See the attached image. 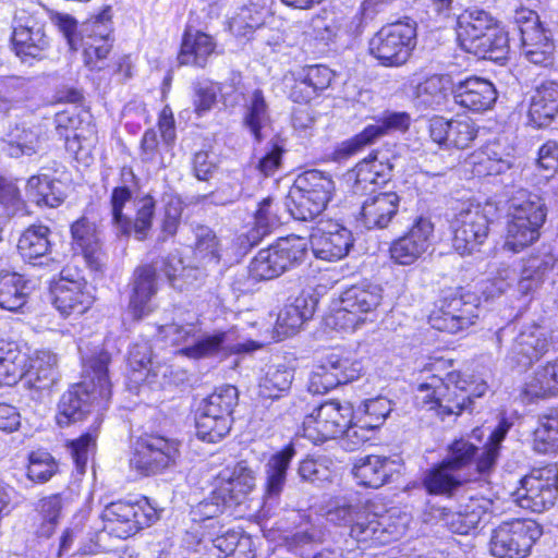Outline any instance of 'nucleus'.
Wrapping results in <instances>:
<instances>
[{
  "mask_svg": "<svg viewBox=\"0 0 558 558\" xmlns=\"http://www.w3.org/2000/svg\"><path fill=\"white\" fill-rule=\"evenodd\" d=\"M558 395V359L538 367L525 381L521 397L525 402L546 399Z\"/></svg>",
  "mask_w": 558,
  "mask_h": 558,
  "instance_id": "obj_41",
  "label": "nucleus"
},
{
  "mask_svg": "<svg viewBox=\"0 0 558 558\" xmlns=\"http://www.w3.org/2000/svg\"><path fill=\"white\" fill-rule=\"evenodd\" d=\"M223 554L222 557L255 558L256 545L254 539L242 531L227 529L210 541Z\"/></svg>",
  "mask_w": 558,
  "mask_h": 558,
  "instance_id": "obj_50",
  "label": "nucleus"
},
{
  "mask_svg": "<svg viewBox=\"0 0 558 558\" xmlns=\"http://www.w3.org/2000/svg\"><path fill=\"white\" fill-rule=\"evenodd\" d=\"M534 448L542 453L558 451V409L539 416L534 432Z\"/></svg>",
  "mask_w": 558,
  "mask_h": 558,
  "instance_id": "obj_56",
  "label": "nucleus"
},
{
  "mask_svg": "<svg viewBox=\"0 0 558 558\" xmlns=\"http://www.w3.org/2000/svg\"><path fill=\"white\" fill-rule=\"evenodd\" d=\"M283 217L279 213L278 204L267 197L258 204L254 216V227L247 239L251 245L257 244L265 235L282 223Z\"/></svg>",
  "mask_w": 558,
  "mask_h": 558,
  "instance_id": "obj_51",
  "label": "nucleus"
},
{
  "mask_svg": "<svg viewBox=\"0 0 558 558\" xmlns=\"http://www.w3.org/2000/svg\"><path fill=\"white\" fill-rule=\"evenodd\" d=\"M487 384L482 379L463 377L458 372L447 374L445 378L430 375L417 384L414 393L415 404L424 410L434 411L441 420L460 415L469 409L473 398L485 395Z\"/></svg>",
  "mask_w": 558,
  "mask_h": 558,
  "instance_id": "obj_2",
  "label": "nucleus"
},
{
  "mask_svg": "<svg viewBox=\"0 0 558 558\" xmlns=\"http://www.w3.org/2000/svg\"><path fill=\"white\" fill-rule=\"evenodd\" d=\"M452 94L457 105L473 112L489 110L497 100V90L493 83L477 76L454 84Z\"/></svg>",
  "mask_w": 558,
  "mask_h": 558,
  "instance_id": "obj_29",
  "label": "nucleus"
},
{
  "mask_svg": "<svg viewBox=\"0 0 558 558\" xmlns=\"http://www.w3.org/2000/svg\"><path fill=\"white\" fill-rule=\"evenodd\" d=\"M129 379L135 386L151 385L156 381L161 367L151 360V347L148 341L133 344L129 352Z\"/></svg>",
  "mask_w": 558,
  "mask_h": 558,
  "instance_id": "obj_42",
  "label": "nucleus"
},
{
  "mask_svg": "<svg viewBox=\"0 0 558 558\" xmlns=\"http://www.w3.org/2000/svg\"><path fill=\"white\" fill-rule=\"evenodd\" d=\"M156 291V269L149 265L138 267L134 272L133 293L129 304V312L135 319L153 311L151 298Z\"/></svg>",
  "mask_w": 558,
  "mask_h": 558,
  "instance_id": "obj_37",
  "label": "nucleus"
},
{
  "mask_svg": "<svg viewBox=\"0 0 558 558\" xmlns=\"http://www.w3.org/2000/svg\"><path fill=\"white\" fill-rule=\"evenodd\" d=\"M400 197L395 192L377 193L367 197L361 208V221L367 229H384L397 215Z\"/></svg>",
  "mask_w": 558,
  "mask_h": 558,
  "instance_id": "obj_34",
  "label": "nucleus"
},
{
  "mask_svg": "<svg viewBox=\"0 0 558 558\" xmlns=\"http://www.w3.org/2000/svg\"><path fill=\"white\" fill-rule=\"evenodd\" d=\"M267 19L274 21L265 5L250 3L241 7L230 19L229 28L236 37L248 38L254 33L258 34L259 29L266 25Z\"/></svg>",
  "mask_w": 558,
  "mask_h": 558,
  "instance_id": "obj_46",
  "label": "nucleus"
},
{
  "mask_svg": "<svg viewBox=\"0 0 558 558\" xmlns=\"http://www.w3.org/2000/svg\"><path fill=\"white\" fill-rule=\"evenodd\" d=\"M464 481L466 478L461 473L442 462L426 473L423 483L429 494L449 495Z\"/></svg>",
  "mask_w": 558,
  "mask_h": 558,
  "instance_id": "obj_54",
  "label": "nucleus"
},
{
  "mask_svg": "<svg viewBox=\"0 0 558 558\" xmlns=\"http://www.w3.org/2000/svg\"><path fill=\"white\" fill-rule=\"evenodd\" d=\"M434 232L435 226L429 218L416 217L404 234L391 242L390 258L398 265H413L432 246Z\"/></svg>",
  "mask_w": 558,
  "mask_h": 558,
  "instance_id": "obj_24",
  "label": "nucleus"
},
{
  "mask_svg": "<svg viewBox=\"0 0 558 558\" xmlns=\"http://www.w3.org/2000/svg\"><path fill=\"white\" fill-rule=\"evenodd\" d=\"M286 207L291 217L303 221L313 220L325 210L322 203L315 202L308 194L298 189L295 183L289 192Z\"/></svg>",
  "mask_w": 558,
  "mask_h": 558,
  "instance_id": "obj_57",
  "label": "nucleus"
},
{
  "mask_svg": "<svg viewBox=\"0 0 558 558\" xmlns=\"http://www.w3.org/2000/svg\"><path fill=\"white\" fill-rule=\"evenodd\" d=\"M477 123L465 116H457L452 119L434 117L429 121V135L433 142L440 147L450 149L469 148L478 135Z\"/></svg>",
  "mask_w": 558,
  "mask_h": 558,
  "instance_id": "obj_27",
  "label": "nucleus"
},
{
  "mask_svg": "<svg viewBox=\"0 0 558 558\" xmlns=\"http://www.w3.org/2000/svg\"><path fill=\"white\" fill-rule=\"evenodd\" d=\"M44 138L37 130L15 126L7 134L2 150L10 157L32 156L43 149Z\"/></svg>",
  "mask_w": 558,
  "mask_h": 558,
  "instance_id": "obj_49",
  "label": "nucleus"
},
{
  "mask_svg": "<svg viewBox=\"0 0 558 558\" xmlns=\"http://www.w3.org/2000/svg\"><path fill=\"white\" fill-rule=\"evenodd\" d=\"M353 408L349 402L327 401L305 416L302 435L314 444H322L344 434L353 421Z\"/></svg>",
  "mask_w": 558,
  "mask_h": 558,
  "instance_id": "obj_15",
  "label": "nucleus"
},
{
  "mask_svg": "<svg viewBox=\"0 0 558 558\" xmlns=\"http://www.w3.org/2000/svg\"><path fill=\"white\" fill-rule=\"evenodd\" d=\"M392 411L391 401L387 397L377 396L364 400L357 409L359 418L371 428H378L384 424Z\"/></svg>",
  "mask_w": 558,
  "mask_h": 558,
  "instance_id": "obj_62",
  "label": "nucleus"
},
{
  "mask_svg": "<svg viewBox=\"0 0 558 558\" xmlns=\"http://www.w3.org/2000/svg\"><path fill=\"white\" fill-rule=\"evenodd\" d=\"M244 107V125L257 141H260L262 130L269 121L268 106L263 92L259 89L253 90L248 95Z\"/></svg>",
  "mask_w": 558,
  "mask_h": 558,
  "instance_id": "obj_55",
  "label": "nucleus"
},
{
  "mask_svg": "<svg viewBox=\"0 0 558 558\" xmlns=\"http://www.w3.org/2000/svg\"><path fill=\"white\" fill-rule=\"evenodd\" d=\"M399 463L387 457L367 456L356 461L352 473L356 483L364 487L379 488L399 472Z\"/></svg>",
  "mask_w": 558,
  "mask_h": 558,
  "instance_id": "obj_33",
  "label": "nucleus"
},
{
  "mask_svg": "<svg viewBox=\"0 0 558 558\" xmlns=\"http://www.w3.org/2000/svg\"><path fill=\"white\" fill-rule=\"evenodd\" d=\"M307 240L296 235L281 238L260 250L250 263V276L255 280H270L303 262Z\"/></svg>",
  "mask_w": 558,
  "mask_h": 558,
  "instance_id": "obj_10",
  "label": "nucleus"
},
{
  "mask_svg": "<svg viewBox=\"0 0 558 558\" xmlns=\"http://www.w3.org/2000/svg\"><path fill=\"white\" fill-rule=\"evenodd\" d=\"M492 206L468 204L463 206L451 221L453 232L452 245L460 255L476 251L489 233Z\"/></svg>",
  "mask_w": 558,
  "mask_h": 558,
  "instance_id": "obj_17",
  "label": "nucleus"
},
{
  "mask_svg": "<svg viewBox=\"0 0 558 558\" xmlns=\"http://www.w3.org/2000/svg\"><path fill=\"white\" fill-rule=\"evenodd\" d=\"M238 403V390L227 385L217 388L202 403L196 415L197 437L207 442L221 440L231 428L232 412Z\"/></svg>",
  "mask_w": 558,
  "mask_h": 558,
  "instance_id": "obj_9",
  "label": "nucleus"
},
{
  "mask_svg": "<svg viewBox=\"0 0 558 558\" xmlns=\"http://www.w3.org/2000/svg\"><path fill=\"white\" fill-rule=\"evenodd\" d=\"M215 47L216 44L209 35L187 29L183 36L178 60L183 65L204 66Z\"/></svg>",
  "mask_w": 558,
  "mask_h": 558,
  "instance_id": "obj_45",
  "label": "nucleus"
},
{
  "mask_svg": "<svg viewBox=\"0 0 558 558\" xmlns=\"http://www.w3.org/2000/svg\"><path fill=\"white\" fill-rule=\"evenodd\" d=\"M379 527L380 521H378V514L372 512L367 507L361 506L351 525L350 536L365 547L380 545Z\"/></svg>",
  "mask_w": 558,
  "mask_h": 558,
  "instance_id": "obj_53",
  "label": "nucleus"
},
{
  "mask_svg": "<svg viewBox=\"0 0 558 558\" xmlns=\"http://www.w3.org/2000/svg\"><path fill=\"white\" fill-rule=\"evenodd\" d=\"M364 372L363 360L353 352H331L316 362L307 388L312 393L324 395L339 385L357 380Z\"/></svg>",
  "mask_w": 558,
  "mask_h": 558,
  "instance_id": "obj_11",
  "label": "nucleus"
},
{
  "mask_svg": "<svg viewBox=\"0 0 558 558\" xmlns=\"http://www.w3.org/2000/svg\"><path fill=\"white\" fill-rule=\"evenodd\" d=\"M510 425L500 421L498 426L490 432L488 442L483 448L482 454L475 460L476 447L465 439L456 440L450 447L447 458L442 461L456 472L474 468L480 473L489 471L496 462L499 445L505 439Z\"/></svg>",
  "mask_w": 558,
  "mask_h": 558,
  "instance_id": "obj_19",
  "label": "nucleus"
},
{
  "mask_svg": "<svg viewBox=\"0 0 558 558\" xmlns=\"http://www.w3.org/2000/svg\"><path fill=\"white\" fill-rule=\"evenodd\" d=\"M513 22L521 34L522 53L526 60L536 65L551 64L554 43L542 27L537 13L520 8L514 12Z\"/></svg>",
  "mask_w": 558,
  "mask_h": 558,
  "instance_id": "obj_22",
  "label": "nucleus"
},
{
  "mask_svg": "<svg viewBox=\"0 0 558 558\" xmlns=\"http://www.w3.org/2000/svg\"><path fill=\"white\" fill-rule=\"evenodd\" d=\"M490 509L492 501L489 499L470 496L457 511L446 513L444 521L452 533L469 535L487 520Z\"/></svg>",
  "mask_w": 558,
  "mask_h": 558,
  "instance_id": "obj_30",
  "label": "nucleus"
},
{
  "mask_svg": "<svg viewBox=\"0 0 558 558\" xmlns=\"http://www.w3.org/2000/svg\"><path fill=\"white\" fill-rule=\"evenodd\" d=\"M409 125V114L400 112L388 113L377 119L374 123L366 125L362 132L352 138L339 144L333 151V158L338 161L347 159L386 134L393 131H405Z\"/></svg>",
  "mask_w": 558,
  "mask_h": 558,
  "instance_id": "obj_26",
  "label": "nucleus"
},
{
  "mask_svg": "<svg viewBox=\"0 0 558 558\" xmlns=\"http://www.w3.org/2000/svg\"><path fill=\"white\" fill-rule=\"evenodd\" d=\"M457 37L463 50L478 58L502 60L508 53V36L483 10H465L458 16Z\"/></svg>",
  "mask_w": 558,
  "mask_h": 558,
  "instance_id": "obj_5",
  "label": "nucleus"
},
{
  "mask_svg": "<svg viewBox=\"0 0 558 558\" xmlns=\"http://www.w3.org/2000/svg\"><path fill=\"white\" fill-rule=\"evenodd\" d=\"M50 289L56 310L65 317L86 313L95 301L93 288L82 277L71 279L62 272Z\"/></svg>",
  "mask_w": 558,
  "mask_h": 558,
  "instance_id": "obj_25",
  "label": "nucleus"
},
{
  "mask_svg": "<svg viewBox=\"0 0 558 558\" xmlns=\"http://www.w3.org/2000/svg\"><path fill=\"white\" fill-rule=\"evenodd\" d=\"M26 194L38 206L58 207L65 198L63 183L47 174L31 177L26 184Z\"/></svg>",
  "mask_w": 558,
  "mask_h": 558,
  "instance_id": "obj_48",
  "label": "nucleus"
},
{
  "mask_svg": "<svg viewBox=\"0 0 558 558\" xmlns=\"http://www.w3.org/2000/svg\"><path fill=\"white\" fill-rule=\"evenodd\" d=\"M71 233L73 251L81 254L92 269L98 270L102 265L104 252L96 225L82 217L72 225Z\"/></svg>",
  "mask_w": 558,
  "mask_h": 558,
  "instance_id": "obj_32",
  "label": "nucleus"
},
{
  "mask_svg": "<svg viewBox=\"0 0 558 558\" xmlns=\"http://www.w3.org/2000/svg\"><path fill=\"white\" fill-rule=\"evenodd\" d=\"M557 338L545 322L524 326L507 355L508 364L513 368H527L555 347Z\"/></svg>",
  "mask_w": 558,
  "mask_h": 558,
  "instance_id": "obj_21",
  "label": "nucleus"
},
{
  "mask_svg": "<svg viewBox=\"0 0 558 558\" xmlns=\"http://www.w3.org/2000/svg\"><path fill=\"white\" fill-rule=\"evenodd\" d=\"M353 242L352 232L335 221H319L311 235L314 255L328 262L345 257Z\"/></svg>",
  "mask_w": 558,
  "mask_h": 558,
  "instance_id": "obj_28",
  "label": "nucleus"
},
{
  "mask_svg": "<svg viewBox=\"0 0 558 558\" xmlns=\"http://www.w3.org/2000/svg\"><path fill=\"white\" fill-rule=\"evenodd\" d=\"M110 19V7H107L95 17L90 32L78 39L84 61L90 69L97 68L98 61L106 59L111 50L112 40L108 27Z\"/></svg>",
  "mask_w": 558,
  "mask_h": 558,
  "instance_id": "obj_31",
  "label": "nucleus"
},
{
  "mask_svg": "<svg viewBox=\"0 0 558 558\" xmlns=\"http://www.w3.org/2000/svg\"><path fill=\"white\" fill-rule=\"evenodd\" d=\"M546 217L547 207L539 195L520 192L510 202L504 248L519 253L534 244Z\"/></svg>",
  "mask_w": 558,
  "mask_h": 558,
  "instance_id": "obj_6",
  "label": "nucleus"
},
{
  "mask_svg": "<svg viewBox=\"0 0 558 558\" xmlns=\"http://www.w3.org/2000/svg\"><path fill=\"white\" fill-rule=\"evenodd\" d=\"M163 339L174 345H183L181 353L190 359L198 360L215 355L251 353L263 347L262 342L241 340L235 330L201 335V328L193 323H177L159 327Z\"/></svg>",
  "mask_w": 558,
  "mask_h": 558,
  "instance_id": "obj_4",
  "label": "nucleus"
},
{
  "mask_svg": "<svg viewBox=\"0 0 558 558\" xmlns=\"http://www.w3.org/2000/svg\"><path fill=\"white\" fill-rule=\"evenodd\" d=\"M392 168L393 165L386 155L376 153L360 161L351 171L350 178L354 180L357 191H365L369 185L387 182Z\"/></svg>",
  "mask_w": 558,
  "mask_h": 558,
  "instance_id": "obj_38",
  "label": "nucleus"
},
{
  "mask_svg": "<svg viewBox=\"0 0 558 558\" xmlns=\"http://www.w3.org/2000/svg\"><path fill=\"white\" fill-rule=\"evenodd\" d=\"M543 535L532 519H515L499 524L490 535L489 551L495 558H526Z\"/></svg>",
  "mask_w": 558,
  "mask_h": 558,
  "instance_id": "obj_12",
  "label": "nucleus"
},
{
  "mask_svg": "<svg viewBox=\"0 0 558 558\" xmlns=\"http://www.w3.org/2000/svg\"><path fill=\"white\" fill-rule=\"evenodd\" d=\"M45 8L19 10L14 17L12 46L15 54L23 61L39 59L50 47V38L45 32Z\"/></svg>",
  "mask_w": 558,
  "mask_h": 558,
  "instance_id": "obj_13",
  "label": "nucleus"
},
{
  "mask_svg": "<svg viewBox=\"0 0 558 558\" xmlns=\"http://www.w3.org/2000/svg\"><path fill=\"white\" fill-rule=\"evenodd\" d=\"M63 508V498L59 494L39 500L38 512L41 518V523L38 533L40 536L49 537L54 532L62 515Z\"/></svg>",
  "mask_w": 558,
  "mask_h": 558,
  "instance_id": "obj_61",
  "label": "nucleus"
},
{
  "mask_svg": "<svg viewBox=\"0 0 558 558\" xmlns=\"http://www.w3.org/2000/svg\"><path fill=\"white\" fill-rule=\"evenodd\" d=\"M558 113V81H545L536 87L529 108L530 123L548 125Z\"/></svg>",
  "mask_w": 558,
  "mask_h": 558,
  "instance_id": "obj_36",
  "label": "nucleus"
},
{
  "mask_svg": "<svg viewBox=\"0 0 558 558\" xmlns=\"http://www.w3.org/2000/svg\"><path fill=\"white\" fill-rule=\"evenodd\" d=\"M416 23L407 19L383 26L368 41V51L381 65L401 66L416 46Z\"/></svg>",
  "mask_w": 558,
  "mask_h": 558,
  "instance_id": "obj_8",
  "label": "nucleus"
},
{
  "mask_svg": "<svg viewBox=\"0 0 558 558\" xmlns=\"http://www.w3.org/2000/svg\"><path fill=\"white\" fill-rule=\"evenodd\" d=\"M480 316L478 299L472 293L453 294L439 301L429 315L430 326L458 333L473 326Z\"/></svg>",
  "mask_w": 558,
  "mask_h": 558,
  "instance_id": "obj_18",
  "label": "nucleus"
},
{
  "mask_svg": "<svg viewBox=\"0 0 558 558\" xmlns=\"http://www.w3.org/2000/svg\"><path fill=\"white\" fill-rule=\"evenodd\" d=\"M157 519V510L142 499L136 502L116 501L101 512L102 529L118 538H128Z\"/></svg>",
  "mask_w": 558,
  "mask_h": 558,
  "instance_id": "obj_16",
  "label": "nucleus"
},
{
  "mask_svg": "<svg viewBox=\"0 0 558 558\" xmlns=\"http://www.w3.org/2000/svg\"><path fill=\"white\" fill-rule=\"evenodd\" d=\"M181 457V442L161 435H146L135 445L130 464L143 475L174 468Z\"/></svg>",
  "mask_w": 558,
  "mask_h": 558,
  "instance_id": "obj_14",
  "label": "nucleus"
},
{
  "mask_svg": "<svg viewBox=\"0 0 558 558\" xmlns=\"http://www.w3.org/2000/svg\"><path fill=\"white\" fill-rule=\"evenodd\" d=\"M215 487L231 506L238 505L255 487L254 472L243 462L238 463L232 470H226L220 474Z\"/></svg>",
  "mask_w": 558,
  "mask_h": 558,
  "instance_id": "obj_35",
  "label": "nucleus"
},
{
  "mask_svg": "<svg viewBox=\"0 0 558 558\" xmlns=\"http://www.w3.org/2000/svg\"><path fill=\"white\" fill-rule=\"evenodd\" d=\"M293 378L291 368L284 365L270 366L259 383V393L264 398L277 399L290 389Z\"/></svg>",
  "mask_w": 558,
  "mask_h": 558,
  "instance_id": "obj_58",
  "label": "nucleus"
},
{
  "mask_svg": "<svg viewBox=\"0 0 558 558\" xmlns=\"http://www.w3.org/2000/svg\"><path fill=\"white\" fill-rule=\"evenodd\" d=\"M80 350L83 380L62 395L57 413L59 426H68L92 411L99 414L107 408L111 397V383L108 376L109 354L100 345Z\"/></svg>",
  "mask_w": 558,
  "mask_h": 558,
  "instance_id": "obj_1",
  "label": "nucleus"
},
{
  "mask_svg": "<svg viewBox=\"0 0 558 558\" xmlns=\"http://www.w3.org/2000/svg\"><path fill=\"white\" fill-rule=\"evenodd\" d=\"M378 521H380L379 544L384 545L397 541L405 534L411 517L405 512L393 509L378 515Z\"/></svg>",
  "mask_w": 558,
  "mask_h": 558,
  "instance_id": "obj_60",
  "label": "nucleus"
},
{
  "mask_svg": "<svg viewBox=\"0 0 558 558\" xmlns=\"http://www.w3.org/2000/svg\"><path fill=\"white\" fill-rule=\"evenodd\" d=\"M135 175L131 168H122L121 183L110 194L112 229L118 236L134 234L144 240L153 226L155 201L148 195H138Z\"/></svg>",
  "mask_w": 558,
  "mask_h": 558,
  "instance_id": "obj_3",
  "label": "nucleus"
},
{
  "mask_svg": "<svg viewBox=\"0 0 558 558\" xmlns=\"http://www.w3.org/2000/svg\"><path fill=\"white\" fill-rule=\"evenodd\" d=\"M294 183L308 194L315 202L322 203V207L326 209L335 193V182L332 179L318 170H310L300 174Z\"/></svg>",
  "mask_w": 558,
  "mask_h": 558,
  "instance_id": "obj_52",
  "label": "nucleus"
},
{
  "mask_svg": "<svg viewBox=\"0 0 558 558\" xmlns=\"http://www.w3.org/2000/svg\"><path fill=\"white\" fill-rule=\"evenodd\" d=\"M229 507L231 505L218 494V489L215 487L208 498L198 502L191 510L193 525L185 533L184 546L195 550L196 546L205 538L211 541L217 534L223 533V525L219 522L218 517Z\"/></svg>",
  "mask_w": 558,
  "mask_h": 558,
  "instance_id": "obj_23",
  "label": "nucleus"
},
{
  "mask_svg": "<svg viewBox=\"0 0 558 558\" xmlns=\"http://www.w3.org/2000/svg\"><path fill=\"white\" fill-rule=\"evenodd\" d=\"M381 300L383 293L378 286H353L341 294L339 305L328 317V324L344 331H355L376 320V311Z\"/></svg>",
  "mask_w": 558,
  "mask_h": 558,
  "instance_id": "obj_7",
  "label": "nucleus"
},
{
  "mask_svg": "<svg viewBox=\"0 0 558 558\" xmlns=\"http://www.w3.org/2000/svg\"><path fill=\"white\" fill-rule=\"evenodd\" d=\"M314 302L306 296H298L290 304H286L279 312L276 322V331L280 337H289L296 332L301 326L312 318Z\"/></svg>",
  "mask_w": 558,
  "mask_h": 558,
  "instance_id": "obj_44",
  "label": "nucleus"
},
{
  "mask_svg": "<svg viewBox=\"0 0 558 558\" xmlns=\"http://www.w3.org/2000/svg\"><path fill=\"white\" fill-rule=\"evenodd\" d=\"M473 163L478 175H497L511 168V161L501 158L490 146L476 151L473 155Z\"/></svg>",
  "mask_w": 558,
  "mask_h": 558,
  "instance_id": "obj_63",
  "label": "nucleus"
},
{
  "mask_svg": "<svg viewBox=\"0 0 558 558\" xmlns=\"http://www.w3.org/2000/svg\"><path fill=\"white\" fill-rule=\"evenodd\" d=\"M54 458L45 450H36L28 456L27 477L36 483L49 481L57 472Z\"/></svg>",
  "mask_w": 558,
  "mask_h": 558,
  "instance_id": "obj_64",
  "label": "nucleus"
},
{
  "mask_svg": "<svg viewBox=\"0 0 558 558\" xmlns=\"http://www.w3.org/2000/svg\"><path fill=\"white\" fill-rule=\"evenodd\" d=\"M28 354L16 342L0 340V385H15L28 373Z\"/></svg>",
  "mask_w": 558,
  "mask_h": 558,
  "instance_id": "obj_39",
  "label": "nucleus"
},
{
  "mask_svg": "<svg viewBox=\"0 0 558 558\" xmlns=\"http://www.w3.org/2000/svg\"><path fill=\"white\" fill-rule=\"evenodd\" d=\"M50 230L44 225L28 227L20 236L17 251L25 262L43 264L51 248Z\"/></svg>",
  "mask_w": 558,
  "mask_h": 558,
  "instance_id": "obj_43",
  "label": "nucleus"
},
{
  "mask_svg": "<svg viewBox=\"0 0 558 558\" xmlns=\"http://www.w3.org/2000/svg\"><path fill=\"white\" fill-rule=\"evenodd\" d=\"M31 293L29 281L17 272H0V306L8 311L20 310Z\"/></svg>",
  "mask_w": 558,
  "mask_h": 558,
  "instance_id": "obj_47",
  "label": "nucleus"
},
{
  "mask_svg": "<svg viewBox=\"0 0 558 558\" xmlns=\"http://www.w3.org/2000/svg\"><path fill=\"white\" fill-rule=\"evenodd\" d=\"M295 456V449L292 445L274 453L265 464V497L266 502L277 499L283 490L287 472L291 460Z\"/></svg>",
  "mask_w": 558,
  "mask_h": 558,
  "instance_id": "obj_40",
  "label": "nucleus"
},
{
  "mask_svg": "<svg viewBox=\"0 0 558 558\" xmlns=\"http://www.w3.org/2000/svg\"><path fill=\"white\" fill-rule=\"evenodd\" d=\"M557 494V466L547 465L521 480V486L513 493V501L523 509L543 512L554 506Z\"/></svg>",
  "mask_w": 558,
  "mask_h": 558,
  "instance_id": "obj_20",
  "label": "nucleus"
},
{
  "mask_svg": "<svg viewBox=\"0 0 558 558\" xmlns=\"http://www.w3.org/2000/svg\"><path fill=\"white\" fill-rule=\"evenodd\" d=\"M449 80L447 76L433 75L415 88V97L425 107L436 108L444 104Z\"/></svg>",
  "mask_w": 558,
  "mask_h": 558,
  "instance_id": "obj_59",
  "label": "nucleus"
}]
</instances>
